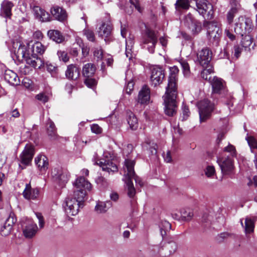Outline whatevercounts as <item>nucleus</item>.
Listing matches in <instances>:
<instances>
[{
    "label": "nucleus",
    "instance_id": "nucleus-9",
    "mask_svg": "<svg viewBox=\"0 0 257 257\" xmlns=\"http://www.w3.org/2000/svg\"><path fill=\"white\" fill-rule=\"evenodd\" d=\"M13 48L15 49L14 51L15 53L16 49L18 48L17 55L18 57L22 56V58H25L28 63L32 62V48H27L24 45L23 46L19 42H14Z\"/></svg>",
    "mask_w": 257,
    "mask_h": 257
},
{
    "label": "nucleus",
    "instance_id": "nucleus-62",
    "mask_svg": "<svg viewBox=\"0 0 257 257\" xmlns=\"http://www.w3.org/2000/svg\"><path fill=\"white\" fill-rule=\"evenodd\" d=\"M91 130L92 132L96 134H99L101 133V128L97 124H93L91 126Z\"/></svg>",
    "mask_w": 257,
    "mask_h": 257
},
{
    "label": "nucleus",
    "instance_id": "nucleus-14",
    "mask_svg": "<svg viewBox=\"0 0 257 257\" xmlns=\"http://www.w3.org/2000/svg\"><path fill=\"white\" fill-rule=\"evenodd\" d=\"M51 14L55 20L60 22H64L67 18V14L65 10L58 6H53L50 10Z\"/></svg>",
    "mask_w": 257,
    "mask_h": 257
},
{
    "label": "nucleus",
    "instance_id": "nucleus-25",
    "mask_svg": "<svg viewBox=\"0 0 257 257\" xmlns=\"http://www.w3.org/2000/svg\"><path fill=\"white\" fill-rule=\"evenodd\" d=\"M150 90L149 87L144 85L140 91L138 95V102L141 104L147 103L150 98Z\"/></svg>",
    "mask_w": 257,
    "mask_h": 257
},
{
    "label": "nucleus",
    "instance_id": "nucleus-29",
    "mask_svg": "<svg viewBox=\"0 0 257 257\" xmlns=\"http://www.w3.org/2000/svg\"><path fill=\"white\" fill-rule=\"evenodd\" d=\"M96 71V67L94 64L89 63L84 65L82 68L83 75L86 78L91 77Z\"/></svg>",
    "mask_w": 257,
    "mask_h": 257
},
{
    "label": "nucleus",
    "instance_id": "nucleus-36",
    "mask_svg": "<svg viewBox=\"0 0 257 257\" xmlns=\"http://www.w3.org/2000/svg\"><path fill=\"white\" fill-rule=\"evenodd\" d=\"M206 27L207 29V34L215 32V31L219 32L220 30L219 25L215 21L206 22Z\"/></svg>",
    "mask_w": 257,
    "mask_h": 257
},
{
    "label": "nucleus",
    "instance_id": "nucleus-45",
    "mask_svg": "<svg viewBox=\"0 0 257 257\" xmlns=\"http://www.w3.org/2000/svg\"><path fill=\"white\" fill-rule=\"evenodd\" d=\"M83 34L88 41L93 42L95 41V34L92 30L85 28L83 31Z\"/></svg>",
    "mask_w": 257,
    "mask_h": 257
},
{
    "label": "nucleus",
    "instance_id": "nucleus-33",
    "mask_svg": "<svg viewBox=\"0 0 257 257\" xmlns=\"http://www.w3.org/2000/svg\"><path fill=\"white\" fill-rule=\"evenodd\" d=\"M47 134L51 139H55L57 137L56 128L54 122L49 119L47 122Z\"/></svg>",
    "mask_w": 257,
    "mask_h": 257
},
{
    "label": "nucleus",
    "instance_id": "nucleus-59",
    "mask_svg": "<svg viewBox=\"0 0 257 257\" xmlns=\"http://www.w3.org/2000/svg\"><path fill=\"white\" fill-rule=\"evenodd\" d=\"M95 182L97 184L103 186H105L107 185V181L106 179L102 176L98 177L96 179Z\"/></svg>",
    "mask_w": 257,
    "mask_h": 257
},
{
    "label": "nucleus",
    "instance_id": "nucleus-39",
    "mask_svg": "<svg viewBox=\"0 0 257 257\" xmlns=\"http://www.w3.org/2000/svg\"><path fill=\"white\" fill-rule=\"evenodd\" d=\"M33 68L37 69H41L44 67V62L41 56H37L36 54H33Z\"/></svg>",
    "mask_w": 257,
    "mask_h": 257
},
{
    "label": "nucleus",
    "instance_id": "nucleus-41",
    "mask_svg": "<svg viewBox=\"0 0 257 257\" xmlns=\"http://www.w3.org/2000/svg\"><path fill=\"white\" fill-rule=\"evenodd\" d=\"M246 140L249 146L251 152L254 153L257 152V141L252 136H248Z\"/></svg>",
    "mask_w": 257,
    "mask_h": 257
},
{
    "label": "nucleus",
    "instance_id": "nucleus-57",
    "mask_svg": "<svg viewBox=\"0 0 257 257\" xmlns=\"http://www.w3.org/2000/svg\"><path fill=\"white\" fill-rule=\"evenodd\" d=\"M85 84L89 87H92L96 84V81L91 77L86 78L85 80Z\"/></svg>",
    "mask_w": 257,
    "mask_h": 257
},
{
    "label": "nucleus",
    "instance_id": "nucleus-40",
    "mask_svg": "<svg viewBox=\"0 0 257 257\" xmlns=\"http://www.w3.org/2000/svg\"><path fill=\"white\" fill-rule=\"evenodd\" d=\"M231 8L229 12L233 14L234 15L238 13L241 9V5L237 0H231L230 1Z\"/></svg>",
    "mask_w": 257,
    "mask_h": 257
},
{
    "label": "nucleus",
    "instance_id": "nucleus-19",
    "mask_svg": "<svg viewBox=\"0 0 257 257\" xmlns=\"http://www.w3.org/2000/svg\"><path fill=\"white\" fill-rule=\"evenodd\" d=\"M112 30V26L110 22H102L97 31L98 35L99 37L107 38L110 35Z\"/></svg>",
    "mask_w": 257,
    "mask_h": 257
},
{
    "label": "nucleus",
    "instance_id": "nucleus-47",
    "mask_svg": "<svg viewBox=\"0 0 257 257\" xmlns=\"http://www.w3.org/2000/svg\"><path fill=\"white\" fill-rule=\"evenodd\" d=\"M180 63L183 69L184 75L188 76L190 74V66L188 63L184 60H181Z\"/></svg>",
    "mask_w": 257,
    "mask_h": 257
},
{
    "label": "nucleus",
    "instance_id": "nucleus-60",
    "mask_svg": "<svg viewBox=\"0 0 257 257\" xmlns=\"http://www.w3.org/2000/svg\"><path fill=\"white\" fill-rule=\"evenodd\" d=\"M47 70L52 74H55L57 73L58 70L57 67L54 65L49 63L47 64Z\"/></svg>",
    "mask_w": 257,
    "mask_h": 257
},
{
    "label": "nucleus",
    "instance_id": "nucleus-58",
    "mask_svg": "<svg viewBox=\"0 0 257 257\" xmlns=\"http://www.w3.org/2000/svg\"><path fill=\"white\" fill-rule=\"evenodd\" d=\"M36 98L38 100L45 103L48 101V97L43 93H40L36 96Z\"/></svg>",
    "mask_w": 257,
    "mask_h": 257
},
{
    "label": "nucleus",
    "instance_id": "nucleus-3",
    "mask_svg": "<svg viewBox=\"0 0 257 257\" xmlns=\"http://www.w3.org/2000/svg\"><path fill=\"white\" fill-rule=\"evenodd\" d=\"M74 198L67 197L63 203L65 212L68 217L78 214L80 208L83 207L84 199L80 200L79 196L74 195Z\"/></svg>",
    "mask_w": 257,
    "mask_h": 257
},
{
    "label": "nucleus",
    "instance_id": "nucleus-49",
    "mask_svg": "<svg viewBox=\"0 0 257 257\" xmlns=\"http://www.w3.org/2000/svg\"><path fill=\"white\" fill-rule=\"evenodd\" d=\"M252 44L251 39L249 36H245L241 41V46L244 49L248 48Z\"/></svg>",
    "mask_w": 257,
    "mask_h": 257
},
{
    "label": "nucleus",
    "instance_id": "nucleus-8",
    "mask_svg": "<svg viewBox=\"0 0 257 257\" xmlns=\"http://www.w3.org/2000/svg\"><path fill=\"white\" fill-rule=\"evenodd\" d=\"M251 23L249 19L245 18L242 16L239 17L235 23L234 29V32L237 35L243 36L247 31H249L250 29V26L249 24Z\"/></svg>",
    "mask_w": 257,
    "mask_h": 257
},
{
    "label": "nucleus",
    "instance_id": "nucleus-12",
    "mask_svg": "<svg viewBox=\"0 0 257 257\" xmlns=\"http://www.w3.org/2000/svg\"><path fill=\"white\" fill-rule=\"evenodd\" d=\"M184 23L194 34L198 33L201 30V24L196 21L191 14H188L185 17Z\"/></svg>",
    "mask_w": 257,
    "mask_h": 257
},
{
    "label": "nucleus",
    "instance_id": "nucleus-38",
    "mask_svg": "<svg viewBox=\"0 0 257 257\" xmlns=\"http://www.w3.org/2000/svg\"><path fill=\"white\" fill-rule=\"evenodd\" d=\"M107 203L109 204H110L109 202L106 203L102 201H98L95 207V210L98 213H103L106 212L108 209Z\"/></svg>",
    "mask_w": 257,
    "mask_h": 257
},
{
    "label": "nucleus",
    "instance_id": "nucleus-13",
    "mask_svg": "<svg viewBox=\"0 0 257 257\" xmlns=\"http://www.w3.org/2000/svg\"><path fill=\"white\" fill-rule=\"evenodd\" d=\"M177 249L176 243L171 240L165 243L163 247L160 249V255L163 257H167L173 254Z\"/></svg>",
    "mask_w": 257,
    "mask_h": 257
},
{
    "label": "nucleus",
    "instance_id": "nucleus-34",
    "mask_svg": "<svg viewBox=\"0 0 257 257\" xmlns=\"http://www.w3.org/2000/svg\"><path fill=\"white\" fill-rule=\"evenodd\" d=\"M159 228L161 234L164 237L167 235V232L171 229V225L167 221H162L159 224Z\"/></svg>",
    "mask_w": 257,
    "mask_h": 257
},
{
    "label": "nucleus",
    "instance_id": "nucleus-15",
    "mask_svg": "<svg viewBox=\"0 0 257 257\" xmlns=\"http://www.w3.org/2000/svg\"><path fill=\"white\" fill-rule=\"evenodd\" d=\"M16 222V219L14 217V214H10L1 229V235L4 236L9 235L11 233L13 226Z\"/></svg>",
    "mask_w": 257,
    "mask_h": 257
},
{
    "label": "nucleus",
    "instance_id": "nucleus-35",
    "mask_svg": "<svg viewBox=\"0 0 257 257\" xmlns=\"http://www.w3.org/2000/svg\"><path fill=\"white\" fill-rule=\"evenodd\" d=\"M35 215L39 221V228L38 227L36 224L33 225V235L37 233L40 229L44 227L45 223L43 216L42 215L41 213L36 212L35 213Z\"/></svg>",
    "mask_w": 257,
    "mask_h": 257
},
{
    "label": "nucleus",
    "instance_id": "nucleus-4",
    "mask_svg": "<svg viewBox=\"0 0 257 257\" xmlns=\"http://www.w3.org/2000/svg\"><path fill=\"white\" fill-rule=\"evenodd\" d=\"M74 195L79 196L80 200L84 199L86 195V191H90L92 185L89 182L86 180L84 177L78 178L73 183Z\"/></svg>",
    "mask_w": 257,
    "mask_h": 257
},
{
    "label": "nucleus",
    "instance_id": "nucleus-20",
    "mask_svg": "<svg viewBox=\"0 0 257 257\" xmlns=\"http://www.w3.org/2000/svg\"><path fill=\"white\" fill-rule=\"evenodd\" d=\"M196 6L198 13L203 16L208 10L212 11V6L206 0H196Z\"/></svg>",
    "mask_w": 257,
    "mask_h": 257
},
{
    "label": "nucleus",
    "instance_id": "nucleus-54",
    "mask_svg": "<svg viewBox=\"0 0 257 257\" xmlns=\"http://www.w3.org/2000/svg\"><path fill=\"white\" fill-rule=\"evenodd\" d=\"M63 170L60 168H54L51 172V175L53 178L56 180L60 175L62 173Z\"/></svg>",
    "mask_w": 257,
    "mask_h": 257
},
{
    "label": "nucleus",
    "instance_id": "nucleus-48",
    "mask_svg": "<svg viewBox=\"0 0 257 257\" xmlns=\"http://www.w3.org/2000/svg\"><path fill=\"white\" fill-rule=\"evenodd\" d=\"M69 175L67 173H65L64 172L60 175V176L58 178L57 180L56 181H58V182L60 184V186H63L68 181L69 179Z\"/></svg>",
    "mask_w": 257,
    "mask_h": 257
},
{
    "label": "nucleus",
    "instance_id": "nucleus-28",
    "mask_svg": "<svg viewBox=\"0 0 257 257\" xmlns=\"http://www.w3.org/2000/svg\"><path fill=\"white\" fill-rule=\"evenodd\" d=\"M47 35L50 39L57 43H62L65 40L62 34L58 30H50L48 31Z\"/></svg>",
    "mask_w": 257,
    "mask_h": 257
},
{
    "label": "nucleus",
    "instance_id": "nucleus-22",
    "mask_svg": "<svg viewBox=\"0 0 257 257\" xmlns=\"http://www.w3.org/2000/svg\"><path fill=\"white\" fill-rule=\"evenodd\" d=\"M32 159V147L27 146L21 156V163L24 166L30 164Z\"/></svg>",
    "mask_w": 257,
    "mask_h": 257
},
{
    "label": "nucleus",
    "instance_id": "nucleus-56",
    "mask_svg": "<svg viewBox=\"0 0 257 257\" xmlns=\"http://www.w3.org/2000/svg\"><path fill=\"white\" fill-rule=\"evenodd\" d=\"M189 115H190V111H189L188 107L186 105L183 106V115L182 116V120L183 121L186 120L189 116Z\"/></svg>",
    "mask_w": 257,
    "mask_h": 257
},
{
    "label": "nucleus",
    "instance_id": "nucleus-7",
    "mask_svg": "<svg viewBox=\"0 0 257 257\" xmlns=\"http://www.w3.org/2000/svg\"><path fill=\"white\" fill-rule=\"evenodd\" d=\"M212 58V51L208 47L202 48L197 53V61L202 67L212 66L211 65Z\"/></svg>",
    "mask_w": 257,
    "mask_h": 257
},
{
    "label": "nucleus",
    "instance_id": "nucleus-10",
    "mask_svg": "<svg viewBox=\"0 0 257 257\" xmlns=\"http://www.w3.org/2000/svg\"><path fill=\"white\" fill-rule=\"evenodd\" d=\"M165 71L160 66H155L152 69L150 80L151 85L156 87L161 84L165 78Z\"/></svg>",
    "mask_w": 257,
    "mask_h": 257
},
{
    "label": "nucleus",
    "instance_id": "nucleus-11",
    "mask_svg": "<svg viewBox=\"0 0 257 257\" xmlns=\"http://www.w3.org/2000/svg\"><path fill=\"white\" fill-rule=\"evenodd\" d=\"M217 162L224 175H230L233 173L234 166L233 161L227 157L224 159H219Z\"/></svg>",
    "mask_w": 257,
    "mask_h": 257
},
{
    "label": "nucleus",
    "instance_id": "nucleus-37",
    "mask_svg": "<svg viewBox=\"0 0 257 257\" xmlns=\"http://www.w3.org/2000/svg\"><path fill=\"white\" fill-rule=\"evenodd\" d=\"M193 216V213L189 208H184L181 211V218L182 220L189 221Z\"/></svg>",
    "mask_w": 257,
    "mask_h": 257
},
{
    "label": "nucleus",
    "instance_id": "nucleus-44",
    "mask_svg": "<svg viewBox=\"0 0 257 257\" xmlns=\"http://www.w3.org/2000/svg\"><path fill=\"white\" fill-rule=\"evenodd\" d=\"M32 189L31 183L26 184L25 188L23 192L24 197L27 200H30L32 195Z\"/></svg>",
    "mask_w": 257,
    "mask_h": 257
},
{
    "label": "nucleus",
    "instance_id": "nucleus-17",
    "mask_svg": "<svg viewBox=\"0 0 257 257\" xmlns=\"http://www.w3.org/2000/svg\"><path fill=\"white\" fill-rule=\"evenodd\" d=\"M33 16L36 19L41 22L51 21L49 13L38 6L33 7Z\"/></svg>",
    "mask_w": 257,
    "mask_h": 257
},
{
    "label": "nucleus",
    "instance_id": "nucleus-24",
    "mask_svg": "<svg viewBox=\"0 0 257 257\" xmlns=\"http://www.w3.org/2000/svg\"><path fill=\"white\" fill-rule=\"evenodd\" d=\"M4 79L6 81L12 85H17L20 82L17 74L11 70H7L5 71Z\"/></svg>",
    "mask_w": 257,
    "mask_h": 257
},
{
    "label": "nucleus",
    "instance_id": "nucleus-31",
    "mask_svg": "<svg viewBox=\"0 0 257 257\" xmlns=\"http://www.w3.org/2000/svg\"><path fill=\"white\" fill-rule=\"evenodd\" d=\"M204 69L202 71L201 73V77L211 82L212 81V74L213 73V69L212 66H209L206 67H203Z\"/></svg>",
    "mask_w": 257,
    "mask_h": 257
},
{
    "label": "nucleus",
    "instance_id": "nucleus-1",
    "mask_svg": "<svg viewBox=\"0 0 257 257\" xmlns=\"http://www.w3.org/2000/svg\"><path fill=\"white\" fill-rule=\"evenodd\" d=\"M178 68L174 66L170 68V75L166 92L163 98L165 105V112L170 116H173L177 111L176 97L177 95V76Z\"/></svg>",
    "mask_w": 257,
    "mask_h": 257
},
{
    "label": "nucleus",
    "instance_id": "nucleus-42",
    "mask_svg": "<svg viewBox=\"0 0 257 257\" xmlns=\"http://www.w3.org/2000/svg\"><path fill=\"white\" fill-rule=\"evenodd\" d=\"M221 33V30H219V32L215 31L211 33L207 34L208 37L210 41L212 43H215L216 44L218 43L220 34Z\"/></svg>",
    "mask_w": 257,
    "mask_h": 257
},
{
    "label": "nucleus",
    "instance_id": "nucleus-6",
    "mask_svg": "<svg viewBox=\"0 0 257 257\" xmlns=\"http://www.w3.org/2000/svg\"><path fill=\"white\" fill-rule=\"evenodd\" d=\"M200 122L208 119L214 109V104L209 100L204 99L198 103Z\"/></svg>",
    "mask_w": 257,
    "mask_h": 257
},
{
    "label": "nucleus",
    "instance_id": "nucleus-43",
    "mask_svg": "<svg viewBox=\"0 0 257 257\" xmlns=\"http://www.w3.org/2000/svg\"><path fill=\"white\" fill-rule=\"evenodd\" d=\"M190 5L188 0H177L175 7L177 10L182 9H188Z\"/></svg>",
    "mask_w": 257,
    "mask_h": 257
},
{
    "label": "nucleus",
    "instance_id": "nucleus-64",
    "mask_svg": "<svg viewBox=\"0 0 257 257\" xmlns=\"http://www.w3.org/2000/svg\"><path fill=\"white\" fill-rule=\"evenodd\" d=\"M34 50H35L36 52L41 56L45 52L46 48L44 46L42 45V46H36V48H35Z\"/></svg>",
    "mask_w": 257,
    "mask_h": 257
},
{
    "label": "nucleus",
    "instance_id": "nucleus-27",
    "mask_svg": "<svg viewBox=\"0 0 257 257\" xmlns=\"http://www.w3.org/2000/svg\"><path fill=\"white\" fill-rule=\"evenodd\" d=\"M35 162L38 169L41 172H45L48 169V162L46 156L39 155L35 158Z\"/></svg>",
    "mask_w": 257,
    "mask_h": 257
},
{
    "label": "nucleus",
    "instance_id": "nucleus-21",
    "mask_svg": "<svg viewBox=\"0 0 257 257\" xmlns=\"http://www.w3.org/2000/svg\"><path fill=\"white\" fill-rule=\"evenodd\" d=\"M213 92L214 93H221L224 91V83L223 81L217 77H214L211 81Z\"/></svg>",
    "mask_w": 257,
    "mask_h": 257
},
{
    "label": "nucleus",
    "instance_id": "nucleus-46",
    "mask_svg": "<svg viewBox=\"0 0 257 257\" xmlns=\"http://www.w3.org/2000/svg\"><path fill=\"white\" fill-rule=\"evenodd\" d=\"M23 58V61L26 63V65H25L24 67L21 68V72L25 75L29 74L32 71V61L28 63V62H27L25 58Z\"/></svg>",
    "mask_w": 257,
    "mask_h": 257
},
{
    "label": "nucleus",
    "instance_id": "nucleus-18",
    "mask_svg": "<svg viewBox=\"0 0 257 257\" xmlns=\"http://www.w3.org/2000/svg\"><path fill=\"white\" fill-rule=\"evenodd\" d=\"M22 228L23 234L26 238L30 239L32 237V221L24 217L22 221Z\"/></svg>",
    "mask_w": 257,
    "mask_h": 257
},
{
    "label": "nucleus",
    "instance_id": "nucleus-32",
    "mask_svg": "<svg viewBox=\"0 0 257 257\" xmlns=\"http://www.w3.org/2000/svg\"><path fill=\"white\" fill-rule=\"evenodd\" d=\"M127 121L130 127L132 130H136L138 127V119L132 112L127 113Z\"/></svg>",
    "mask_w": 257,
    "mask_h": 257
},
{
    "label": "nucleus",
    "instance_id": "nucleus-23",
    "mask_svg": "<svg viewBox=\"0 0 257 257\" xmlns=\"http://www.w3.org/2000/svg\"><path fill=\"white\" fill-rule=\"evenodd\" d=\"M65 75L69 79L76 80L79 77L80 70L75 65H69L65 72Z\"/></svg>",
    "mask_w": 257,
    "mask_h": 257
},
{
    "label": "nucleus",
    "instance_id": "nucleus-50",
    "mask_svg": "<svg viewBox=\"0 0 257 257\" xmlns=\"http://www.w3.org/2000/svg\"><path fill=\"white\" fill-rule=\"evenodd\" d=\"M93 56L94 59L97 61H100L102 60L103 58V51L102 49L100 48H95L93 51Z\"/></svg>",
    "mask_w": 257,
    "mask_h": 257
},
{
    "label": "nucleus",
    "instance_id": "nucleus-5",
    "mask_svg": "<svg viewBox=\"0 0 257 257\" xmlns=\"http://www.w3.org/2000/svg\"><path fill=\"white\" fill-rule=\"evenodd\" d=\"M157 42L158 38L155 32L147 29L142 38L141 45L144 48H146L151 53H153Z\"/></svg>",
    "mask_w": 257,
    "mask_h": 257
},
{
    "label": "nucleus",
    "instance_id": "nucleus-53",
    "mask_svg": "<svg viewBox=\"0 0 257 257\" xmlns=\"http://www.w3.org/2000/svg\"><path fill=\"white\" fill-rule=\"evenodd\" d=\"M23 84L28 90H31L32 89V80L28 77H26L24 78Z\"/></svg>",
    "mask_w": 257,
    "mask_h": 257
},
{
    "label": "nucleus",
    "instance_id": "nucleus-2",
    "mask_svg": "<svg viewBox=\"0 0 257 257\" xmlns=\"http://www.w3.org/2000/svg\"><path fill=\"white\" fill-rule=\"evenodd\" d=\"M135 165V161L126 159L124 161V165L123 166V179L127 186V195L130 198H133L136 194V189L132 181V179H134L136 183L140 186H142L143 185V183L135 173L134 170Z\"/></svg>",
    "mask_w": 257,
    "mask_h": 257
},
{
    "label": "nucleus",
    "instance_id": "nucleus-30",
    "mask_svg": "<svg viewBox=\"0 0 257 257\" xmlns=\"http://www.w3.org/2000/svg\"><path fill=\"white\" fill-rule=\"evenodd\" d=\"M14 5L12 3L5 1L1 5V13L6 18H10L12 15L11 10Z\"/></svg>",
    "mask_w": 257,
    "mask_h": 257
},
{
    "label": "nucleus",
    "instance_id": "nucleus-55",
    "mask_svg": "<svg viewBox=\"0 0 257 257\" xmlns=\"http://www.w3.org/2000/svg\"><path fill=\"white\" fill-rule=\"evenodd\" d=\"M215 173V168L212 166H208L205 170V174L208 177H210Z\"/></svg>",
    "mask_w": 257,
    "mask_h": 257
},
{
    "label": "nucleus",
    "instance_id": "nucleus-61",
    "mask_svg": "<svg viewBox=\"0 0 257 257\" xmlns=\"http://www.w3.org/2000/svg\"><path fill=\"white\" fill-rule=\"evenodd\" d=\"M224 151L225 152H230L232 156L235 155L236 153L235 147L231 145H229L226 147H225Z\"/></svg>",
    "mask_w": 257,
    "mask_h": 257
},
{
    "label": "nucleus",
    "instance_id": "nucleus-16",
    "mask_svg": "<svg viewBox=\"0 0 257 257\" xmlns=\"http://www.w3.org/2000/svg\"><path fill=\"white\" fill-rule=\"evenodd\" d=\"M95 164L99 165L102 168L103 171H106L108 173L110 172H116L118 171L117 165L112 160H98L94 162Z\"/></svg>",
    "mask_w": 257,
    "mask_h": 257
},
{
    "label": "nucleus",
    "instance_id": "nucleus-63",
    "mask_svg": "<svg viewBox=\"0 0 257 257\" xmlns=\"http://www.w3.org/2000/svg\"><path fill=\"white\" fill-rule=\"evenodd\" d=\"M82 55L83 58H85L88 56L90 51V48L87 46H83L82 47Z\"/></svg>",
    "mask_w": 257,
    "mask_h": 257
},
{
    "label": "nucleus",
    "instance_id": "nucleus-52",
    "mask_svg": "<svg viewBox=\"0 0 257 257\" xmlns=\"http://www.w3.org/2000/svg\"><path fill=\"white\" fill-rule=\"evenodd\" d=\"M243 47H241L240 44H236L233 47V55L236 58H238L243 50Z\"/></svg>",
    "mask_w": 257,
    "mask_h": 257
},
{
    "label": "nucleus",
    "instance_id": "nucleus-51",
    "mask_svg": "<svg viewBox=\"0 0 257 257\" xmlns=\"http://www.w3.org/2000/svg\"><path fill=\"white\" fill-rule=\"evenodd\" d=\"M57 55L60 60L64 62H67L69 60L67 53L64 51H58L57 52Z\"/></svg>",
    "mask_w": 257,
    "mask_h": 257
},
{
    "label": "nucleus",
    "instance_id": "nucleus-26",
    "mask_svg": "<svg viewBox=\"0 0 257 257\" xmlns=\"http://www.w3.org/2000/svg\"><path fill=\"white\" fill-rule=\"evenodd\" d=\"M243 219H240V222L242 226L244 229V232L246 235L248 237V235L253 233L254 228V222L250 218L246 217L244 219V225L242 222Z\"/></svg>",
    "mask_w": 257,
    "mask_h": 257
}]
</instances>
